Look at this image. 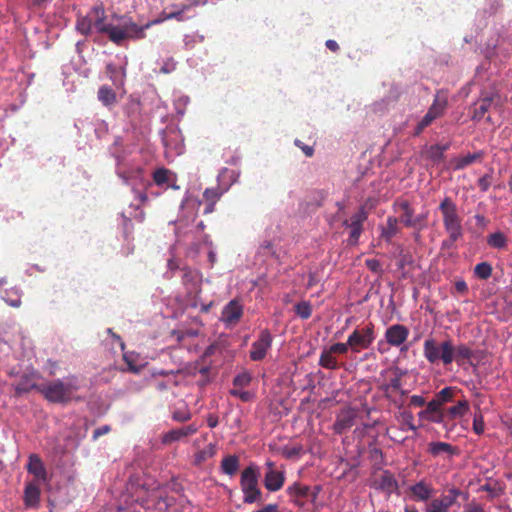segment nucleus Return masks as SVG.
Wrapping results in <instances>:
<instances>
[{"instance_id":"nucleus-1","label":"nucleus","mask_w":512,"mask_h":512,"mask_svg":"<svg viewBox=\"0 0 512 512\" xmlns=\"http://www.w3.org/2000/svg\"><path fill=\"white\" fill-rule=\"evenodd\" d=\"M91 17L94 31L106 35L112 43L118 46L128 39L139 40L145 38V30L150 28L153 23L158 22L150 21L140 26L131 16L116 13L109 18L101 2L91 7Z\"/></svg>"},{"instance_id":"nucleus-2","label":"nucleus","mask_w":512,"mask_h":512,"mask_svg":"<svg viewBox=\"0 0 512 512\" xmlns=\"http://www.w3.org/2000/svg\"><path fill=\"white\" fill-rule=\"evenodd\" d=\"M73 377L68 381L56 379L47 383L40 384L37 391L51 403H67L73 399L74 393L78 390V386L72 381Z\"/></svg>"},{"instance_id":"nucleus-3","label":"nucleus","mask_w":512,"mask_h":512,"mask_svg":"<svg viewBox=\"0 0 512 512\" xmlns=\"http://www.w3.org/2000/svg\"><path fill=\"white\" fill-rule=\"evenodd\" d=\"M452 340L446 339L438 342L434 337L429 336L423 343V355L428 363L434 365L442 363L444 366L451 365Z\"/></svg>"},{"instance_id":"nucleus-4","label":"nucleus","mask_w":512,"mask_h":512,"mask_svg":"<svg viewBox=\"0 0 512 512\" xmlns=\"http://www.w3.org/2000/svg\"><path fill=\"white\" fill-rule=\"evenodd\" d=\"M442 214L443 226L452 239L463 237L462 218L458 213L456 203L446 196L439 205Z\"/></svg>"},{"instance_id":"nucleus-5","label":"nucleus","mask_w":512,"mask_h":512,"mask_svg":"<svg viewBox=\"0 0 512 512\" xmlns=\"http://www.w3.org/2000/svg\"><path fill=\"white\" fill-rule=\"evenodd\" d=\"M258 478L259 472L254 465H250L242 471L240 486L244 494V503L252 504L261 501L262 492L258 487Z\"/></svg>"},{"instance_id":"nucleus-6","label":"nucleus","mask_w":512,"mask_h":512,"mask_svg":"<svg viewBox=\"0 0 512 512\" xmlns=\"http://www.w3.org/2000/svg\"><path fill=\"white\" fill-rule=\"evenodd\" d=\"M463 493L456 487L449 488L446 494H441L439 497L431 499L425 507L424 512H449L450 508L456 504L459 496ZM468 494H464L467 499Z\"/></svg>"},{"instance_id":"nucleus-7","label":"nucleus","mask_w":512,"mask_h":512,"mask_svg":"<svg viewBox=\"0 0 512 512\" xmlns=\"http://www.w3.org/2000/svg\"><path fill=\"white\" fill-rule=\"evenodd\" d=\"M375 340L374 325L369 323L362 328H356L348 336V345L350 349L359 353L361 350L368 349Z\"/></svg>"},{"instance_id":"nucleus-8","label":"nucleus","mask_w":512,"mask_h":512,"mask_svg":"<svg viewBox=\"0 0 512 512\" xmlns=\"http://www.w3.org/2000/svg\"><path fill=\"white\" fill-rule=\"evenodd\" d=\"M371 487L388 496L393 493H398L399 491L398 481L389 470H382L379 473H375L371 482Z\"/></svg>"},{"instance_id":"nucleus-9","label":"nucleus","mask_w":512,"mask_h":512,"mask_svg":"<svg viewBox=\"0 0 512 512\" xmlns=\"http://www.w3.org/2000/svg\"><path fill=\"white\" fill-rule=\"evenodd\" d=\"M368 218V213L361 207L349 220L343 222V226L350 229L348 244L356 245L363 231V224Z\"/></svg>"},{"instance_id":"nucleus-10","label":"nucleus","mask_w":512,"mask_h":512,"mask_svg":"<svg viewBox=\"0 0 512 512\" xmlns=\"http://www.w3.org/2000/svg\"><path fill=\"white\" fill-rule=\"evenodd\" d=\"M393 207L395 210L400 209L403 212L399 220L407 228H415L426 220L425 215L415 216L414 209L407 200L397 199Z\"/></svg>"},{"instance_id":"nucleus-11","label":"nucleus","mask_w":512,"mask_h":512,"mask_svg":"<svg viewBox=\"0 0 512 512\" xmlns=\"http://www.w3.org/2000/svg\"><path fill=\"white\" fill-rule=\"evenodd\" d=\"M448 106V98L446 94L438 91L434 97L433 103L429 107L427 113L421 119L424 125H431V123L444 115Z\"/></svg>"},{"instance_id":"nucleus-12","label":"nucleus","mask_w":512,"mask_h":512,"mask_svg":"<svg viewBox=\"0 0 512 512\" xmlns=\"http://www.w3.org/2000/svg\"><path fill=\"white\" fill-rule=\"evenodd\" d=\"M272 335L268 329H263L258 339L252 343L250 350V358L253 361H260L265 358L267 351L272 345Z\"/></svg>"},{"instance_id":"nucleus-13","label":"nucleus","mask_w":512,"mask_h":512,"mask_svg":"<svg viewBox=\"0 0 512 512\" xmlns=\"http://www.w3.org/2000/svg\"><path fill=\"white\" fill-rule=\"evenodd\" d=\"M242 315V304L237 299H233L224 306L220 320L227 325H234L239 322Z\"/></svg>"},{"instance_id":"nucleus-14","label":"nucleus","mask_w":512,"mask_h":512,"mask_svg":"<svg viewBox=\"0 0 512 512\" xmlns=\"http://www.w3.org/2000/svg\"><path fill=\"white\" fill-rule=\"evenodd\" d=\"M26 470L34 476L35 482H47L48 473L42 459L37 454H30Z\"/></svg>"},{"instance_id":"nucleus-15","label":"nucleus","mask_w":512,"mask_h":512,"mask_svg":"<svg viewBox=\"0 0 512 512\" xmlns=\"http://www.w3.org/2000/svg\"><path fill=\"white\" fill-rule=\"evenodd\" d=\"M474 357V351L464 343H461L457 346L452 342V351H451V364L456 362V364L460 367H464L466 364L474 365L472 363V358Z\"/></svg>"},{"instance_id":"nucleus-16","label":"nucleus","mask_w":512,"mask_h":512,"mask_svg":"<svg viewBox=\"0 0 512 512\" xmlns=\"http://www.w3.org/2000/svg\"><path fill=\"white\" fill-rule=\"evenodd\" d=\"M408 335L409 330L406 326L394 324L386 329L385 339L389 345L399 347L407 340Z\"/></svg>"},{"instance_id":"nucleus-17","label":"nucleus","mask_w":512,"mask_h":512,"mask_svg":"<svg viewBox=\"0 0 512 512\" xmlns=\"http://www.w3.org/2000/svg\"><path fill=\"white\" fill-rule=\"evenodd\" d=\"M38 379L39 376L35 371H31L21 375L18 382L14 386L16 395L27 393L32 389L37 390V387H39V385H37L36 381Z\"/></svg>"},{"instance_id":"nucleus-18","label":"nucleus","mask_w":512,"mask_h":512,"mask_svg":"<svg viewBox=\"0 0 512 512\" xmlns=\"http://www.w3.org/2000/svg\"><path fill=\"white\" fill-rule=\"evenodd\" d=\"M198 431V428L195 424H190L185 427L172 429L164 434L162 438V442L164 444H171L175 441H179L185 437H189L193 434H195Z\"/></svg>"},{"instance_id":"nucleus-19","label":"nucleus","mask_w":512,"mask_h":512,"mask_svg":"<svg viewBox=\"0 0 512 512\" xmlns=\"http://www.w3.org/2000/svg\"><path fill=\"white\" fill-rule=\"evenodd\" d=\"M41 490L37 482L32 481L26 484L23 501L28 508H38L40 504Z\"/></svg>"},{"instance_id":"nucleus-20","label":"nucleus","mask_w":512,"mask_h":512,"mask_svg":"<svg viewBox=\"0 0 512 512\" xmlns=\"http://www.w3.org/2000/svg\"><path fill=\"white\" fill-rule=\"evenodd\" d=\"M285 482L283 471L267 470L264 477V486L270 492L279 491Z\"/></svg>"},{"instance_id":"nucleus-21","label":"nucleus","mask_w":512,"mask_h":512,"mask_svg":"<svg viewBox=\"0 0 512 512\" xmlns=\"http://www.w3.org/2000/svg\"><path fill=\"white\" fill-rule=\"evenodd\" d=\"M409 491L413 500L427 502L431 499L434 493V488L422 480L410 486Z\"/></svg>"},{"instance_id":"nucleus-22","label":"nucleus","mask_w":512,"mask_h":512,"mask_svg":"<svg viewBox=\"0 0 512 512\" xmlns=\"http://www.w3.org/2000/svg\"><path fill=\"white\" fill-rule=\"evenodd\" d=\"M355 413L353 411H343L337 417V420L334 423V430L337 434H342L348 429H350L355 421Z\"/></svg>"},{"instance_id":"nucleus-23","label":"nucleus","mask_w":512,"mask_h":512,"mask_svg":"<svg viewBox=\"0 0 512 512\" xmlns=\"http://www.w3.org/2000/svg\"><path fill=\"white\" fill-rule=\"evenodd\" d=\"M106 73L109 79L117 87H123L126 77V70L124 67H117L112 63L107 64Z\"/></svg>"},{"instance_id":"nucleus-24","label":"nucleus","mask_w":512,"mask_h":512,"mask_svg":"<svg viewBox=\"0 0 512 512\" xmlns=\"http://www.w3.org/2000/svg\"><path fill=\"white\" fill-rule=\"evenodd\" d=\"M428 452L436 457L441 454H448L450 456L457 454V448L446 442H431L428 445Z\"/></svg>"},{"instance_id":"nucleus-25","label":"nucleus","mask_w":512,"mask_h":512,"mask_svg":"<svg viewBox=\"0 0 512 512\" xmlns=\"http://www.w3.org/2000/svg\"><path fill=\"white\" fill-rule=\"evenodd\" d=\"M483 158L482 152L469 153L462 157H457L452 160V165L455 170H462L467 166L480 161Z\"/></svg>"},{"instance_id":"nucleus-26","label":"nucleus","mask_w":512,"mask_h":512,"mask_svg":"<svg viewBox=\"0 0 512 512\" xmlns=\"http://www.w3.org/2000/svg\"><path fill=\"white\" fill-rule=\"evenodd\" d=\"M318 364L328 370H337L341 367V364L338 363L335 354L330 352V348L322 350Z\"/></svg>"},{"instance_id":"nucleus-27","label":"nucleus","mask_w":512,"mask_h":512,"mask_svg":"<svg viewBox=\"0 0 512 512\" xmlns=\"http://www.w3.org/2000/svg\"><path fill=\"white\" fill-rule=\"evenodd\" d=\"M494 100V95L486 96L481 98L478 102L475 103V108L473 112L472 119L480 121L487 111L490 109Z\"/></svg>"},{"instance_id":"nucleus-28","label":"nucleus","mask_w":512,"mask_h":512,"mask_svg":"<svg viewBox=\"0 0 512 512\" xmlns=\"http://www.w3.org/2000/svg\"><path fill=\"white\" fill-rule=\"evenodd\" d=\"M240 466L239 457L236 455H228L221 461V471L229 476L236 474Z\"/></svg>"},{"instance_id":"nucleus-29","label":"nucleus","mask_w":512,"mask_h":512,"mask_svg":"<svg viewBox=\"0 0 512 512\" xmlns=\"http://www.w3.org/2000/svg\"><path fill=\"white\" fill-rule=\"evenodd\" d=\"M400 220L394 216H389L386 220V226L382 228L381 237L390 242L392 238L399 232L398 223Z\"/></svg>"},{"instance_id":"nucleus-30","label":"nucleus","mask_w":512,"mask_h":512,"mask_svg":"<svg viewBox=\"0 0 512 512\" xmlns=\"http://www.w3.org/2000/svg\"><path fill=\"white\" fill-rule=\"evenodd\" d=\"M450 147L449 144H434L431 145L427 151L426 156L429 160H431L434 164H438L444 160V153Z\"/></svg>"},{"instance_id":"nucleus-31","label":"nucleus","mask_w":512,"mask_h":512,"mask_svg":"<svg viewBox=\"0 0 512 512\" xmlns=\"http://www.w3.org/2000/svg\"><path fill=\"white\" fill-rule=\"evenodd\" d=\"M469 402L464 398L459 400L456 405L446 409V415L451 419L464 416L469 411Z\"/></svg>"},{"instance_id":"nucleus-32","label":"nucleus","mask_w":512,"mask_h":512,"mask_svg":"<svg viewBox=\"0 0 512 512\" xmlns=\"http://www.w3.org/2000/svg\"><path fill=\"white\" fill-rule=\"evenodd\" d=\"M76 29L85 36L90 35L94 31L93 21L91 17V9L85 16H78L76 21Z\"/></svg>"},{"instance_id":"nucleus-33","label":"nucleus","mask_w":512,"mask_h":512,"mask_svg":"<svg viewBox=\"0 0 512 512\" xmlns=\"http://www.w3.org/2000/svg\"><path fill=\"white\" fill-rule=\"evenodd\" d=\"M98 100L104 106L114 105L117 101L115 91L107 85H102L98 90Z\"/></svg>"},{"instance_id":"nucleus-34","label":"nucleus","mask_w":512,"mask_h":512,"mask_svg":"<svg viewBox=\"0 0 512 512\" xmlns=\"http://www.w3.org/2000/svg\"><path fill=\"white\" fill-rule=\"evenodd\" d=\"M217 448L215 444H208L204 449L199 450L194 455V464L201 465L216 454Z\"/></svg>"},{"instance_id":"nucleus-35","label":"nucleus","mask_w":512,"mask_h":512,"mask_svg":"<svg viewBox=\"0 0 512 512\" xmlns=\"http://www.w3.org/2000/svg\"><path fill=\"white\" fill-rule=\"evenodd\" d=\"M192 418V413L188 406L183 403L182 405L175 407L172 412V419L176 422H187Z\"/></svg>"},{"instance_id":"nucleus-36","label":"nucleus","mask_w":512,"mask_h":512,"mask_svg":"<svg viewBox=\"0 0 512 512\" xmlns=\"http://www.w3.org/2000/svg\"><path fill=\"white\" fill-rule=\"evenodd\" d=\"M459 390L456 387H445L435 394V399L441 404L451 402Z\"/></svg>"},{"instance_id":"nucleus-37","label":"nucleus","mask_w":512,"mask_h":512,"mask_svg":"<svg viewBox=\"0 0 512 512\" xmlns=\"http://www.w3.org/2000/svg\"><path fill=\"white\" fill-rule=\"evenodd\" d=\"M487 244L496 249H503L507 245V239L502 232H495L487 237Z\"/></svg>"},{"instance_id":"nucleus-38","label":"nucleus","mask_w":512,"mask_h":512,"mask_svg":"<svg viewBox=\"0 0 512 512\" xmlns=\"http://www.w3.org/2000/svg\"><path fill=\"white\" fill-rule=\"evenodd\" d=\"M493 268L488 262L478 263L474 267V274L478 279L487 280L492 275Z\"/></svg>"},{"instance_id":"nucleus-39","label":"nucleus","mask_w":512,"mask_h":512,"mask_svg":"<svg viewBox=\"0 0 512 512\" xmlns=\"http://www.w3.org/2000/svg\"><path fill=\"white\" fill-rule=\"evenodd\" d=\"M172 175L171 171L167 168H158L153 172V181L158 186H163L164 184L169 183L170 176Z\"/></svg>"},{"instance_id":"nucleus-40","label":"nucleus","mask_w":512,"mask_h":512,"mask_svg":"<svg viewBox=\"0 0 512 512\" xmlns=\"http://www.w3.org/2000/svg\"><path fill=\"white\" fill-rule=\"evenodd\" d=\"M223 195L219 186L206 188L203 192L204 202L217 203Z\"/></svg>"},{"instance_id":"nucleus-41","label":"nucleus","mask_w":512,"mask_h":512,"mask_svg":"<svg viewBox=\"0 0 512 512\" xmlns=\"http://www.w3.org/2000/svg\"><path fill=\"white\" fill-rule=\"evenodd\" d=\"M296 314L303 320H306L312 315V305L308 301H301L294 306Z\"/></svg>"},{"instance_id":"nucleus-42","label":"nucleus","mask_w":512,"mask_h":512,"mask_svg":"<svg viewBox=\"0 0 512 512\" xmlns=\"http://www.w3.org/2000/svg\"><path fill=\"white\" fill-rule=\"evenodd\" d=\"M310 491V487L306 485H301L300 483H294L293 485L289 486L287 489V492L290 495H294L297 497H307Z\"/></svg>"},{"instance_id":"nucleus-43","label":"nucleus","mask_w":512,"mask_h":512,"mask_svg":"<svg viewBox=\"0 0 512 512\" xmlns=\"http://www.w3.org/2000/svg\"><path fill=\"white\" fill-rule=\"evenodd\" d=\"M402 381L399 376H396L390 380V382L382 387V390L388 395L390 391H400L401 395H405L406 392L401 389Z\"/></svg>"},{"instance_id":"nucleus-44","label":"nucleus","mask_w":512,"mask_h":512,"mask_svg":"<svg viewBox=\"0 0 512 512\" xmlns=\"http://www.w3.org/2000/svg\"><path fill=\"white\" fill-rule=\"evenodd\" d=\"M485 424H484V418L480 411L476 412L473 417V431L477 435H481L484 433Z\"/></svg>"},{"instance_id":"nucleus-45","label":"nucleus","mask_w":512,"mask_h":512,"mask_svg":"<svg viewBox=\"0 0 512 512\" xmlns=\"http://www.w3.org/2000/svg\"><path fill=\"white\" fill-rule=\"evenodd\" d=\"M252 378L248 372H242L235 376L233 379V385L237 387H246L250 384Z\"/></svg>"},{"instance_id":"nucleus-46","label":"nucleus","mask_w":512,"mask_h":512,"mask_svg":"<svg viewBox=\"0 0 512 512\" xmlns=\"http://www.w3.org/2000/svg\"><path fill=\"white\" fill-rule=\"evenodd\" d=\"M185 6H183L181 9L177 10V11H173V12H170V13H166L165 11L161 14V18L159 19H156L155 21H159L162 22L164 20H169V19H177V20H182V14L185 10ZM155 23H153L152 25H154ZM158 24V22L156 23Z\"/></svg>"},{"instance_id":"nucleus-47","label":"nucleus","mask_w":512,"mask_h":512,"mask_svg":"<svg viewBox=\"0 0 512 512\" xmlns=\"http://www.w3.org/2000/svg\"><path fill=\"white\" fill-rule=\"evenodd\" d=\"M303 452V448L301 445L293 446V447H284L283 448V456L287 459H292L298 457Z\"/></svg>"},{"instance_id":"nucleus-48","label":"nucleus","mask_w":512,"mask_h":512,"mask_svg":"<svg viewBox=\"0 0 512 512\" xmlns=\"http://www.w3.org/2000/svg\"><path fill=\"white\" fill-rule=\"evenodd\" d=\"M330 352H333L334 354H346L350 348V345H348V340L345 343L338 342L332 344L330 347Z\"/></svg>"},{"instance_id":"nucleus-49","label":"nucleus","mask_w":512,"mask_h":512,"mask_svg":"<svg viewBox=\"0 0 512 512\" xmlns=\"http://www.w3.org/2000/svg\"><path fill=\"white\" fill-rule=\"evenodd\" d=\"M403 424L407 426L408 430L415 431L417 427L414 425L413 420V414L410 411H404L402 414Z\"/></svg>"},{"instance_id":"nucleus-50","label":"nucleus","mask_w":512,"mask_h":512,"mask_svg":"<svg viewBox=\"0 0 512 512\" xmlns=\"http://www.w3.org/2000/svg\"><path fill=\"white\" fill-rule=\"evenodd\" d=\"M491 182L492 176L490 174H485L478 179L477 184L481 191L486 192L490 188Z\"/></svg>"},{"instance_id":"nucleus-51","label":"nucleus","mask_w":512,"mask_h":512,"mask_svg":"<svg viewBox=\"0 0 512 512\" xmlns=\"http://www.w3.org/2000/svg\"><path fill=\"white\" fill-rule=\"evenodd\" d=\"M176 69V62L173 58H168L164 61L162 67L160 68V72L164 74H169Z\"/></svg>"},{"instance_id":"nucleus-52","label":"nucleus","mask_w":512,"mask_h":512,"mask_svg":"<svg viewBox=\"0 0 512 512\" xmlns=\"http://www.w3.org/2000/svg\"><path fill=\"white\" fill-rule=\"evenodd\" d=\"M366 267L374 272V273H381V263L377 259H366L365 260Z\"/></svg>"},{"instance_id":"nucleus-53","label":"nucleus","mask_w":512,"mask_h":512,"mask_svg":"<svg viewBox=\"0 0 512 512\" xmlns=\"http://www.w3.org/2000/svg\"><path fill=\"white\" fill-rule=\"evenodd\" d=\"M230 394L239 397L243 402H248L252 399V394L248 391L232 389Z\"/></svg>"},{"instance_id":"nucleus-54","label":"nucleus","mask_w":512,"mask_h":512,"mask_svg":"<svg viewBox=\"0 0 512 512\" xmlns=\"http://www.w3.org/2000/svg\"><path fill=\"white\" fill-rule=\"evenodd\" d=\"M441 406L442 405L435 398H433L431 401L427 403L426 412H428L429 414L439 413Z\"/></svg>"},{"instance_id":"nucleus-55","label":"nucleus","mask_w":512,"mask_h":512,"mask_svg":"<svg viewBox=\"0 0 512 512\" xmlns=\"http://www.w3.org/2000/svg\"><path fill=\"white\" fill-rule=\"evenodd\" d=\"M295 145L298 146L307 157H312L314 149L311 146L303 144L300 140H295Z\"/></svg>"},{"instance_id":"nucleus-56","label":"nucleus","mask_w":512,"mask_h":512,"mask_svg":"<svg viewBox=\"0 0 512 512\" xmlns=\"http://www.w3.org/2000/svg\"><path fill=\"white\" fill-rule=\"evenodd\" d=\"M410 405L415 407H422L425 405V398L420 395H412L410 397Z\"/></svg>"},{"instance_id":"nucleus-57","label":"nucleus","mask_w":512,"mask_h":512,"mask_svg":"<svg viewBox=\"0 0 512 512\" xmlns=\"http://www.w3.org/2000/svg\"><path fill=\"white\" fill-rule=\"evenodd\" d=\"M465 512H484V509L480 504L472 501L465 506Z\"/></svg>"},{"instance_id":"nucleus-58","label":"nucleus","mask_w":512,"mask_h":512,"mask_svg":"<svg viewBox=\"0 0 512 512\" xmlns=\"http://www.w3.org/2000/svg\"><path fill=\"white\" fill-rule=\"evenodd\" d=\"M454 287L458 293L465 294L468 292V286L464 280L456 281Z\"/></svg>"},{"instance_id":"nucleus-59","label":"nucleus","mask_w":512,"mask_h":512,"mask_svg":"<svg viewBox=\"0 0 512 512\" xmlns=\"http://www.w3.org/2000/svg\"><path fill=\"white\" fill-rule=\"evenodd\" d=\"M219 423V418L217 415L215 414H209L207 416V425L210 427V428H215Z\"/></svg>"},{"instance_id":"nucleus-60","label":"nucleus","mask_w":512,"mask_h":512,"mask_svg":"<svg viewBox=\"0 0 512 512\" xmlns=\"http://www.w3.org/2000/svg\"><path fill=\"white\" fill-rule=\"evenodd\" d=\"M460 238H455V239H452L451 238V235H448V238L445 239L443 242H442V248H452L454 243L456 241H458Z\"/></svg>"},{"instance_id":"nucleus-61","label":"nucleus","mask_w":512,"mask_h":512,"mask_svg":"<svg viewBox=\"0 0 512 512\" xmlns=\"http://www.w3.org/2000/svg\"><path fill=\"white\" fill-rule=\"evenodd\" d=\"M326 47L332 52H337L339 50V45L335 40H327L325 43Z\"/></svg>"},{"instance_id":"nucleus-62","label":"nucleus","mask_w":512,"mask_h":512,"mask_svg":"<svg viewBox=\"0 0 512 512\" xmlns=\"http://www.w3.org/2000/svg\"><path fill=\"white\" fill-rule=\"evenodd\" d=\"M124 360L127 363L130 371H132L134 373L139 372V368L133 364V362L130 360L128 355H126V354L124 355Z\"/></svg>"},{"instance_id":"nucleus-63","label":"nucleus","mask_w":512,"mask_h":512,"mask_svg":"<svg viewBox=\"0 0 512 512\" xmlns=\"http://www.w3.org/2000/svg\"><path fill=\"white\" fill-rule=\"evenodd\" d=\"M426 127H428V126L424 125V122L422 120H420V122L415 127V130H414V133H413L414 136H419Z\"/></svg>"},{"instance_id":"nucleus-64","label":"nucleus","mask_w":512,"mask_h":512,"mask_svg":"<svg viewBox=\"0 0 512 512\" xmlns=\"http://www.w3.org/2000/svg\"><path fill=\"white\" fill-rule=\"evenodd\" d=\"M109 427L108 426H104L102 428H98L96 429L94 432H93V437L96 439L98 438L99 436L107 433L109 431Z\"/></svg>"}]
</instances>
